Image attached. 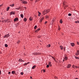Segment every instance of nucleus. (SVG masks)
Returning a JSON list of instances; mask_svg holds the SVG:
<instances>
[{"mask_svg": "<svg viewBox=\"0 0 79 79\" xmlns=\"http://www.w3.org/2000/svg\"><path fill=\"white\" fill-rule=\"evenodd\" d=\"M5 47H8V44H6L5 45Z\"/></svg>", "mask_w": 79, "mask_h": 79, "instance_id": "23", "label": "nucleus"}, {"mask_svg": "<svg viewBox=\"0 0 79 79\" xmlns=\"http://www.w3.org/2000/svg\"><path fill=\"white\" fill-rule=\"evenodd\" d=\"M2 53V52H1V51H0V54H1Z\"/></svg>", "mask_w": 79, "mask_h": 79, "instance_id": "54", "label": "nucleus"}, {"mask_svg": "<svg viewBox=\"0 0 79 79\" xmlns=\"http://www.w3.org/2000/svg\"><path fill=\"white\" fill-rule=\"evenodd\" d=\"M68 16H71V14H69Z\"/></svg>", "mask_w": 79, "mask_h": 79, "instance_id": "33", "label": "nucleus"}, {"mask_svg": "<svg viewBox=\"0 0 79 79\" xmlns=\"http://www.w3.org/2000/svg\"><path fill=\"white\" fill-rule=\"evenodd\" d=\"M51 23H52V24H53V23H52V22H51Z\"/></svg>", "mask_w": 79, "mask_h": 79, "instance_id": "64", "label": "nucleus"}, {"mask_svg": "<svg viewBox=\"0 0 79 79\" xmlns=\"http://www.w3.org/2000/svg\"><path fill=\"white\" fill-rule=\"evenodd\" d=\"M38 1V0H36V2H37Z\"/></svg>", "mask_w": 79, "mask_h": 79, "instance_id": "62", "label": "nucleus"}, {"mask_svg": "<svg viewBox=\"0 0 79 79\" xmlns=\"http://www.w3.org/2000/svg\"><path fill=\"white\" fill-rule=\"evenodd\" d=\"M23 74H24V73H23V72H21V75H23Z\"/></svg>", "mask_w": 79, "mask_h": 79, "instance_id": "34", "label": "nucleus"}, {"mask_svg": "<svg viewBox=\"0 0 79 79\" xmlns=\"http://www.w3.org/2000/svg\"><path fill=\"white\" fill-rule=\"evenodd\" d=\"M50 12V10H48V12Z\"/></svg>", "mask_w": 79, "mask_h": 79, "instance_id": "60", "label": "nucleus"}, {"mask_svg": "<svg viewBox=\"0 0 79 79\" xmlns=\"http://www.w3.org/2000/svg\"><path fill=\"white\" fill-rule=\"evenodd\" d=\"M12 74H14L15 73V71H12L11 72Z\"/></svg>", "mask_w": 79, "mask_h": 79, "instance_id": "17", "label": "nucleus"}, {"mask_svg": "<svg viewBox=\"0 0 79 79\" xmlns=\"http://www.w3.org/2000/svg\"><path fill=\"white\" fill-rule=\"evenodd\" d=\"M33 19V18H32V17H30L29 18V20L30 21H32V20Z\"/></svg>", "mask_w": 79, "mask_h": 79, "instance_id": "15", "label": "nucleus"}, {"mask_svg": "<svg viewBox=\"0 0 79 79\" xmlns=\"http://www.w3.org/2000/svg\"><path fill=\"white\" fill-rule=\"evenodd\" d=\"M52 58L54 59V60H55V58H53V57H52Z\"/></svg>", "mask_w": 79, "mask_h": 79, "instance_id": "55", "label": "nucleus"}, {"mask_svg": "<svg viewBox=\"0 0 79 79\" xmlns=\"http://www.w3.org/2000/svg\"><path fill=\"white\" fill-rule=\"evenodd\" d=\"M71 64H69L68 65V66H67V68H70V67H71Z\"/></svg>", "mask_w": 79, "mask_h": 79, "instance_id": "7", "label": "nucleus"}, {"mask_svg": "<svg viewBox=\"0 0 79 79\" xmlns=\"http://www.w3.org/2000/svg\"><path fill=\"white\" fill-rule=\"evenodd\" d=\"M21 1H22V2H23V0H21Z\"/></svg>", "mask_w": 79, "mask_h": 79, "instance_id": "58", "label": "nucleus"}, {"mask_svg": "<svg viewBox=\"0 0 79 79\" xmlns=\"http://www.w3.org/2000/svg\"><path fill=\"white\" fill-rule=\"evenodd\" d=\"M48 64L50 66H52V64L51 62H49L48 63Z\"/></svg>", "mask_w": 79, "mask_h": 79, "instance_id": "13", "label": "nucleus"}, {"mask_svg": "<svg viewBox=\"0 0 79 79\" xmlns=\"http://www.w3.org/2000/svg\"><path fill=\"white\" fill-rule=\"evenodd\" d=\"M26 64V65H27V64H24V65H25Z\"/></svg>", "mask_w": 79, "mask_h": 79, "instance_id": "53", "label": "nucleus"}, {"mask_svg": "<svg viewBox=\"0 0 79 79\" xmlns=\"http://www.w3.org/2000/svg\"><path fill=\"white\" fill-rule=\"evenodd\" d=\"M10 6H14V4L10 5Z\"/></svg>", "mask_w": 79, "mask_h": 79, "instance_id": "35", "label": "nucleus"}, {"mask_svg": "<svg viewBox=\"0 0 79 79\" xmlns=\"http://www.w3.org/2000/svg\"><path fill=\"white\" fill-rule=\"evenodd\" d=\"M24 8L25 9H26V7H24Z\"/></svg>", "mask_w": 79, "mask_h": 79, "instance_id": "57", "label": "nucleus"}, {"mask_svg": "<svg viewBox=\"0 0 79 79\" xmlns=\"http://www.w3.org/2000/svg\"><path fill=\"white\" fill-rule=\"evenodd\" d=\"M58 29L59 31H60V28H59Z\"/></svg>", "mask_w": 79, "mask_h": 79, "instance_id": "48", "label": "nucleus"}, {"mask_svg": "<svg viewBox=\"0 0 79 79\" xmlns=\"http://www.w3.org/2000/svg\"><path fill=\"white\" fill-rule=\"evenodd\" d=\"M48 10H49V9L46 10L45 11H43V13L44 15H45V14H46V13H47L48 12Z\"/></svg>", "mask_w": 79, "mask_h": 79, "instance_id": "1", "label": "nucleus"}, {"mask_svg": "<svg viewBox=\"0 0 79 79\" xmlns=\"http://www.w3.org/2000/svg\"><path fill=\"white\" fill-rule=\"evenodd\" d=\"M35 68H36V65H34L32 68V69H35Z\"/></svg>", "mask_w": 79, "mask_h": 79, "instance_id": "9", "label": "nucleus"}, {"mask_svg": "<svg viewBox=\"0 0 79 79\" xmlns=\"http://www.w3.org/2000/svg\"><path fill=\"white\" fill-rule=\"evenodd\" d=\"M37 27V25H35L34 27V29H36V28Z\"/></svg>", "mask_w": 79, "mask_h": 79, "instance_id": "22", "label": "nucleus"}, {"mask_svg": "<svg viewBox=\"0 0 79 79\" xmlns=\"http://www.w3.org/2000/svg\"><path fill=\"white\" fill-rule=\"evenodd\" d=\"M42 19H41L40 20V22H42Z\"/></svg>", "mask_w": 79, "mask_h": 79, "instance_id": "40", "label": "nucleus"}, {"mask_svg": "<svg viewBox=\"0 0 79 79\" xmlns=\"http://www.w3.org/2000/svg\"><path fill=\"white\" fill-rule=\"evenodd\" d=\"M21 17L22 18H23L24 17V15H23V14H21L20 15Z\"/></svg>", "mask_w": 79, "mask_h": 79, "instance_id": "18", "label": "nucleus"}, {"mask_svg": "<svg viewBox=\"0 0 79 79\" xmlns=\"http://www.w3.org/2000/svg\"><path fill=\"white\" fill-rule=\"evenodd\" d=\"M64 9H66V6L64 5Z\"/></svg>", "mask_w": 79, "mask_h": 79, "instance_id": "32", "label": "nucleus"}, {"mask_svg": "<svg viewBox=\"0 0 79 79\" xmlns=\"http://www.w3.org/2000/svg\"><path fill=\"white\" fill-rule=\"evenodd\" d=\"M75 23H79V21H75Z\"/></svg>", "mask_w": 79, "mask_h": 79, "instance_id": "28", "label": "nucleus"}, {"mask_svg": "<svg viewBox=\"0 0 79 79\" xmlns=\"http://www.w3.org/2000/svg\"><path fill=\"white\" fill-rule=\"evenodd\" d=\"M77 44L79 45V42H77Z\"/></svg>", "mask_w": 79, "mask_h": 79, "instance_id": "42", "label": "nucleus"}, {"mask_svg": "<svg viewBox=\"0 0 79 79\" xmlns=\"http://www.w3.org/2000/svg\"><path fill=\"white\" fill-rule=\"evenodd\" d=\"M19 10H20V9H21V7H19Z\"/></svg>", "mask_w": 79, "mask_h": 79, "instance_id": "46", "label": "nucleus"}, {"mask_svg": "<svg viewBox=\"0 0 79 79\" xmlns=\"http://www.w3.org/2000/svg\"><path fill=\"white\" fill-rule=\"evenodd\" d=\"M1 6H2V5H0V7H1Z\"/></svg>", "mask_w": 79, "mask_h": 79, "instance_id": "51", "label": "nucleus"}, {"mask_svg": "<svg viewBox=\"0 0 79 79\" xmlns=\"http://www.w3.org/2000/svg\"><path fill=\"white\" fill-rule=\"evenodd\" d=\"M22 3H23V4H26L27 3V2L26 1H22Z\"/></svg>", "mask_w": 79, "mask_h": 79, "instance_id": "4", "label": "nucleus"}, {"mask_svg": "<svg viewBox=\"0 0 79 79\" xmlns=\"http://www.w3.org/2000/svg\"><path fill=\"white\" fill-rule=\"evenodd\" d=\"M12 20L11 19H7L6 21V23H10L11 22Z\"/></svg>", "mask_w": 79, "mask_h": 79, "instance_id": "3", "label": "nucleus"}, {"mask_svg": "<svg viewBox=\"0 0 79 79\" xmlns=\"http://www.w3.org/2000/svg\"><path fill=\"white\" fill-rule=\"evenodd\" d=\"M40 53H37V55H40Z\"/></svg>", "mask_w": 79, "mask_h": 79, "instance_id": "27", "label": "nucleus"}, {"mask_svg": "<svg viewBox=\"0 0 79 79\" xmlns=\"http://www.w3.org/2000/svg\"><path fill=\"white\" fill-rule=\"evenodd\" d=\"M52 23H53V22H54V20H52Z\"/></svg>", "mask_w": 79, "mask_h": 79, "instance_id": "47", "label": "nucleus"}, {"mask_svg": "<svg viewBox=\"0 0 79 79\" xmlns=\"http://www.w3.org/2000/svg\"><path fill=\"white\" fill-rule=\"evenodd\" d=\"M71 46H72V47H74V46L75 45V44H74V43H71Z\"/></svg>", "mask_w": 79, "mask_h": 79, "instance_id": "6", "label": "nucleus"}, {"mask_svg": "<svg viewBox=\"0 0 79 79\" xmlns=\"http://www.w3.org/2000/svg\"><path fill=\"white\" fill-rule=\"evenodd\" d=\"M72 67L74 69H75V68H76V66H75V65H73Z\"/></svg>", "mask_w": 79, "mask_h": 79, "instance_id": "31", "label": "nucleus"}, {"mask_svg": "<svg viewBox=\"0 0 79 79\" xmlns=\"http://www.w3.org/2000/svg\"><path fill=\"white\" fill-rule=\"evenodd\" d=\"M47 68H49V65L48 64V65H47Z\"/></svg>", "mask_w": 79, "mask_h": 79, "instance_id": "36", "label": "nucleus"}, {"mask_svg": "<svg viewBox=\"0 0 79 79\" xmlns=\"http://www.w3.org/2000/svg\"><path fill=\"white\" fill-rule=\"evenodd\" d=\"M54 78H55V79H58V78L56 77H54Z\"/></svg>", "mask_w": 79, "mask_h": 79, "instance_id": "37", "label": "nucleus"}, {"mask_svg": "<svg viewBox=\"0 0 79 79\" xmlns=\"http://www.w3.org/2000/svg\"><path fill=\"white\" fill-rule=\"evenodd\" d=\"M10 9V7H8L7 8L6 11H9Z\"/></svg>", "mask_w": 79, "mask_h": 79, "instance_id": "21", "label": "nucleus"}, {"mask_svg": "<svg viewBox=\"0 0 79 79\" xmlns=\"http://www.w3.org/2000/svg\"><path fill=\"white\" fill-rule=\"evenodd\" d=\"M79 68V67L75 66V68H76V69H77V68Z\"/></svg>", "mask_w": 79, "mask_h": 79, "instance_id": "39", "label": "nucleus"}, {"mask_svg": "<svg viewBox=\"0 0 79 79\" xmlns=\"http://www.w3.org/2000/svg\"><path fill=\"white\" fill-rule=\"evenodd\" d=\"M38 13H39L38 16H40V15H41V13H40V12L39 11L38 12Z\"/></svg>", "mask_w": 79, "mask_h": 79, "instance_id": "19", "label": "nucleus"}, {"mask_svg": "<svg viewBox=\"0 0 79 79\" xmlns=\"http://www.w3.org/2000/svg\"><path fill=\"white\" fill-rule=\"evenodd\" d=\"M34 55H37V53H34Z\"/></svg>", "mask_w": 79, "mask_h": 79, "instance_id": "26", "label": "nucleus"}, {"mask_svg": "<svg viewBox=\"0 0 79 79\" xmlns=\"http://www.w3.org/2000/svg\"><path fill=\"white\" fill-rule=\"evenodd\" d=\"M10 14L11 15H15V12L12 11V12H10Z\"/></svg>", "mask_w": 79, "mask_h": 79, "instance_id": "8", "label": "nucleus"}, {"mask_svg": "<svg viewBox=\"0 0 79 79\" xmlns=\"http://www.w3.org/2000/svg\"><path fill=\"white\" fill-rule=\"evenodd\" d=\"M75 58H76V59H79V57H77V56H75Z\"/></svg>", "mask_w": 79, "mask_h": 79, "instance_id": "29", "label": "nucleus"}, {"mask_svg": "<svg viewBox=\"0 0 79 79\" xmlns=\"http://www.w3.org/2000/svg\"><path fill=\"white\" fill-rule=\"evenodd\" d=\"M65 48H66V47H64V50Z\"/></svg>", "mask_w": 79, "mask_h": 79, "instance_id": "56", "label": "nucleus"}, {"mask_svg": "<svg viewBox=\"0 0 79 79\" xmlns=\"http://www.w3.org/2000/svg\"><path fill=\"white\" fill-rule=\"evenodd\" d=\"M19 41H18V42H17V44H19Z\"/></svg>", "mask_w": 79, "mask_h": 79, "instance_id": "50", "label": "nucleus"}, {"mask_svg": "<svg viewBox=\"0 0 79 79\" xmlns=\"http://www.w3.org/2000/svg\"><path fill=\"white\" fill-rule=\"evenodd\" d=\"M31 1H33V0H30Z\"/></svg>", "mask_w": 79, "mask_h": 79, "instance_id": "63", "label": "nucleus"}, {"mask_svg": "<svg viewBox=\"0 0 79 79\" xmlns=\"http://www.w3.org/2000/svg\"><path fill=\"white\" fill-rule=\"evenodd\" d=\"M45 18L46 19H48V16H46Z\"/></svg>", "mask_w": 79, "mask_h": 79, "instance_id": "25", "label": "nucleus"}, {"mask_svg": "<svg viewBox=\"0 0 79 79\" xmlns=\"http://www.w3.org/2000/svg\"><path fill=\"white\" fill-rule=\"evenodd\" d=\"M44 19V17H43V18H41V19H42V20H43V19Z\"/></svg>", "mask_w": 79, "mask_h": 79, "instance_id": "45", "label": "nucleus"}, {"mask_svg": "<svg viewBox=\"0 0 79 79\" xmlns=\"http://www.w3.org/2000/svg\"><path fill=\"white\" fill-rule=\"evenodd\" d=\"M76 55L77 56L79 55V51L77 50V52L76 53Z\"/></svg>", "mask_w": 79, "mask_h": 79, "instance_id": "5", "label": "nucleus"}, {"mask_svg": "<svg viewBox=\"0 0 79 79\" xmlns=\"http://www.w3.org/2000/svg\"><path fill=\"white\" fill-rule=\"evenodd\" d=\"M10 73H11V72H8V74H10Z\"/></svg>", "mask_w": 79, "mask_h": 79, "instance_id": "44", "label": "nucleus"}, {"mask_svg": "<svg viewBox=\"0 0 79 79\" xmlns=\"http://www.w3.org/2000/svg\"><path fill=\"white\" fill-rule=\"evenodd\" d=\"M32 77H30L31 78H32Z\"/></svg>", "mask_w": 79, "mask_h": 79, "instance_id": "61", "label": "nucleus"}, {"mask_svg": "<svg viewBox=\"0 0 79 79\" xmlns=\"http://www.w3.org/2000/svg\"><path fill=\"white\" fill-rule=\"evenodd\" d=\"M15 9V10H19V8H16Z\"/></svg>", "mask_w": 79, "mask_h": 79, "instance_id": "38", "label": "nucleus"}, {"mask_svg": "<svg viewBox=\"0 0 79 79\" xmlns=\"http://www.w3.org/2000/svg\"><path fill=\"white\" fill-rule=\"evenodd\" d=\"M40 28H39L37 30H36L35 31V32H38V31H40Z\"/></svg>", "mask_w": 79, "mask_h": 79, "instance_id": "11", "label": "nucleus"}, {"mask_svg": "<svg viewBox=\"0 0 79 79\" xmlns=\"http://www.w3.org/2000/svg\"><path fill=\"white\" fill-rule=\"evenodd\" d=\"M43 72H44V73H45V70L44 69L43 70Z\"/></svg>", "mask_w": 79, "mask_h": 79, "instance_id": "41", "label": "nucleus"}, {"mask_svg": "<svg viewBox=\"0 0 79 79\" xmlns=\"http://www.w3.org/2000/svg\"><path fill=\"white\" fill-rule=\"evenodd\" d=\"M24 21H27V19H26V18H25L24 19Z\"/></svg>", "mask_w": 79, "mask_h": 79, "instance_id": "24", "label": "nucleus"}, {"mask_svg": "<svg viewBox=\"0 0 79 79\" xmlns=\"http://www.w3.org/2000/svg\"><path fill=\"white\" fill-rule=\"evenodd\" d=\"M1 73H2V72H1V71H0V74H1Z\"/></svg>", "mask_w": 79, "mask_h": 79, "instance_id": "52", "label": "nucleus"}, {"mask_svg": "<svg viewBox=\"0 0 79 79\" xmlns=\"http://www.w3.org/2000/svg\"><path fill=\"white\" fill-rule=\"evenodd\" d=\"M18 18H16L14 19V21H18Z\"/></svg>", "mask_w": 79, "mask_h": 79, "instance_id": "10", "label": "nucleus"}, {"mask_svg": "<svg viewBox=\"0 0 79 79\" xmlns=\"http://www.w3.org/2000/svg\"><path fill=\"white\" fill-rule=\"evenodd\" d=\"M50 47V44H48L47 46V47Z\"/></svg>", "mask_w": 79, "mask_h": 79, "instance_id": "30", "label": "nucleus"}, {"mask_svg": "<svg viewBox=\"0 0 79 79\" xmlns=\"http://www.w3.org/2000/svg\"><path fill=\"white\" fill-rule=\"evenodd\" d=\"M63 23V21H62V19H61L60 21V23L62 24Z\"/></svg>", "mask_w": 79, "mask_h": 79, "instance_id": "20", "label": "nucleus"}, {"mask_svg": "<svg viewBox=\"0 0 79 79\" xmlns=\"http://www.w3.org/2000/svg\"><path fill=\"white\" fill-rule=\"evenodd\" d=\"M63 3L64 4V5H65V3L63 2Z\"/></svg>", "mask_w": 79, "mask_h": 79, "instance_id": "49", "label": "nucleus"}, {"mask_svg": "<svg viewBox=\"0 0 79 79\" xmlns=\"http://www.w3.org/2000/svg\"><path fill=\"white\" fill-rule=\"evenodd\" d=\"M60 47L61 50H63V46H60Z\"/></svg>", "mask_w": 79, "mask_h": 79, "instance_id": "12", "label": "nucleus"}, {"mask_svg": "<svg viewBox=\"0 0 79 79\" xmlns=\"http://www.w3.org/2000/svg\"><path fill=\"white\" fill-rule=\"evenodd\" d=\"M10 35L9 34L6 35L3 37L4 38H7V37H10Z\"/></svg>", "mask_w": 79, "mask_h": 79, "instance_id": "2", "label": "nucleus"}, {"mask_svg": "<svg viewBox=\"0 0 79 79\" xmlns=\"http://www.w3.org/2000/svg\"><path fill=\"white\" fill-rule=\"evenodd\" d=\"M64 59L65 60H68V57H67L65 56Z\"/></svg>", "mask_w": 79, "mask_h": 79, "instance_id": "14", "label": "nucleus"}, {"mask_svg": "<svg viewBox=\"0 0 79 79\" xmlns=\"http://www.w3.org/2000/svg\"><path fill=\"white\" fill-rule=\"evenodd\" d=\"M47 22H46L44 23V24H47Z\"/></svg>", "mask_w": 79, "mask_h": 79, "instance_id": "43", "label": "nucleus"}, {"mask_svg": "<svg viewBox=\"0 0 79 79\" xmlns=\"http://www.w3.org/2000/svg\"><path fill=\"white\" fill-rule=\"evenodd\" d=\"M64 60H63V62H64Z\"/></svg>", "mask_w": 79, "mask_h": 79, "instance_id": "59", "label": "nucleus"}, {"mask_svg": "<svg viewBox=\"0 0 79 79\" xmlns=\"http://www.w3.org/2000/svg\"><path fill=\"white\" fill-rule=\"evenodd\" d=\"M19 61H20V62H21V61H24V60H23L21 59H19Z\"/></svg>", "mask_w": 79, "mask_h": 79, "instance_id": "16", "label": "nucleus"}]
</instances>
